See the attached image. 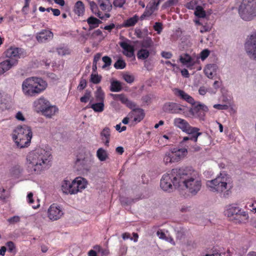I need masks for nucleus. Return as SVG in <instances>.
I'll return each mask as SVG.
<instances>
[{
	"label": "nucleus",
	"instance_id": "obj_1",
	"mask_svg": "<svg viewBox=\"0 0 256 256\" xmlns=\"http://www.w3.org/2000/svg\"><path fill=\"white\" fill-rule=\"evenodd\" d=\"M50 154L45 150L38 148L32 150L26 156V164L28 172L40 174L48 168Z\"/></svg>",
	"mask_w": 256,
	"mask_h": 256
},
{
	"label": "nucleus",
	"instance_id": "obj_2",
	"mask_svg": "<svg viewBox=\"0 0 256 256\" xmlns=\"http://www.w3.org/2000/svg\"><path fill=\"white\" fill-rule=\"evenodd\" d=\"M180 187L184 186L192 195L196 194L202 184L200 173L190 166L180 168Z\"/></svg>",
	"mask_w": 256,
	"mask_h": 256
},
{
	"label": "nucleus",
	"instance_id": "obj_3",
	"mask_svg": "<svg viewBox=\"0 0 256 256\" xmlns=\"http://www.w3.org/2000/svg\"><path fill=\"white\" fill-rule=\"evenodd\" d=\"M230 181L227 174L220 173L215 178L207 180L206 186L210 192L220 194L222 196L226 198L230 194V191L228 189Z\"/></svg>",
	"mask_w": 256,
	"mask_h": 256
},
{
	"label": "nucleus",
	"instance_id": "obj_4",
	"mask_svg": "<svg viewBox=\"0 0 256 256\" xmlns=\"http://www.w3.org/2000/svg\"><path fill=\"white\" fill-rule=\"evenodd\" d=\"M47 86L46 82L42 78L38 77H30L24 80L22 89L25 96H36L43 92Z\"/></svg>",
	"mask_w": 256,
	"mask_h": 256
},
{
	"label": "nucleus",
	"instance_id": "obj_5",
	"mask_svg": "<svg viewBox=\"0 0 256 256\" xmlns=\"http://www.w3.org/2000/svg\"><path fill=\"white\" fill-rule=\"evenodd\" d=\"M32 132L30 128L26 125L18 126L13 131L12 138L18 147H28L31 142Z\"/></svg>",
	"mask_w": 256,
	"mask_h": 256
},
{
	"label": "nucleus",
	"instance_id": "obj_6",
	"mask_svg": "<svg viewBox=\"0 0 256 256\" xmlns=\"http://www.w3.org/2000/svg\"><path fill=\"white\" fill-rule=\"evenodd\" d=\"M180 168L172 169L164 174L160 180V186L166 192H171L180 187Z\"/></svg>",
	"mask_w": 256,
	"mask_h": 256
},
{
	"label": "nucleus",
	"instance_id": "obj_7",
	"mask_svg": "<svg viewBox=\"0 0 256 256\" xmlns=\"http://www.w3.org/2000/svg\"><path fill=\"white\" fill-rule=\"evenodd\" d=\"M238 14L244 20L250 21L256 16V0H242Z\"/></svg>",
	"mask_w": 256,
	"mask_h": 256
},
{
	"label": "nucleus",
	"instance_id": "obj_8",
	"mask_svg": "<svg viewBox=\"0 0 256 256\" xmlns=\"http://www.w3.org/2000/svg\"><path fill=\"white\" fill-rule=\"evenodd\" d=\"M224 214L232 220H238V222L248 220L249 218L247 212L244 211L234 204L228 206Z\"/></svg>",
	"mask_w": 256,
	"mask_h": 256
},
{
	"label": "nucleus",
	"instance_id": "obj_9",
	"mask_svg": "<svg viewBox=\"0 0 256 256\" xmlns=\"http://www.w3.org/2000/svg\"><path fill=\"white\" fill-rule=\"evenodd\" d=\"M173 124L174 126L186 134H193L196 130H200V128L192 126L186 120L181 118H175Z\"/></svg>",
	"mask_w": 256,
	"mask_h": 256
},
{
	"label": "nucleus",
	"instance_id": "obj_10",
	"mask_svg": "<svg viewBox=\"0 0 256 256\" xmlns=\"http://www.w3.org/2000/svg\"><path fill=\"white\" fill-rule=\"evenodd\" d=\"M245 48L248 56L256 60V32L250 36L249 40L245 44Z\"/></svg>",
	"mask_w": 256,
	"mask_h": 256
},
{
	"label": "nucleus",
	"instance_id": "obj_11",
	"mask_svg": "<svg viewBox=\"0 0 256 256\" xmlns=\"http://www.w3.org/2000/svg\"><path fill=\"white\" fill-rule=\"evenodd\" d=\"M164 110L165 112L171 114H182L187 116L185 111V106L175 102H167L164 106Z\"/></svg>",
	"mask_w": 256,
	"mask_h": 256
},
{
	"label": "nucleus",
	"instance_id": "obj_12",
	"mask_svg": "<svg viewBox=\"0 0 256 256\" xmlns=\"http://www.w3.org/2000/svg\"><path fill=\"white\" fill-rule=\"evenodd\" d=\"M63 214L62 208L54 204H52L48 210V217L52 221L60 219Z\"/></svg>",
	"mask_w": 256,
	"mask_h": 256
},
{
	"label": "nucleus",
	"instance_id": "obj_13",
	"mask_svg": "<svg viewBox=\"0 0 256 256\" xmlns=\"http://www.w3.org/2000/svg\"><path fill=\"white\" fill-rule=\"evenodd\" d=\"M72 194H74L78 192H82L86 188L87 182L85 178L82 177H78L72 181Z\"/></svg>",
	"mask_w": 256,
	"mask_h": 256
},
{
	"label": "nucleus",
	"instance_id": "obj_14",
	"mask_svg": "<svg viewBox=\"0 0 256 256\" xmlns=\"http://www.w3.org/2000/svg\"><path fill=\"white\" fill-rule=\"evenodd\" d=\"M6 58L8 59L20 58L24 56V50L22 48L15 47H10L8 48L4 52Z\"/></svg>",
	"mask_w": 256,
	"mask_h": 256
},
{
	"label": "nucleus",
	"instance_id": "obj_15",
	"mask_svg": "<svg viewBox=\"0 0 256 256\" xmlns=\"http://www.w3.org/2000/svg\"><path fill=\"white\" fill-rule=\"evenodd\" d=\"M132 109V110L128 113L129 116L131 118L132 122L136 124L144 119L145 113L143 109L136 108V106Z\"/></svg>",
	"mask_w": 256,
	"mask_h": 256
},
{
	"label": "nucleus",
	"instance_id": "obj_16",
	"mask_svg": "<svg viewBox=\"0 0 256 256\" xmlns=\"http://www.w3.org/2000/svg\"><path fill=\"white\" fill-rule=\"evenodd\" d=\"M174 95L178 98L194 105L195 104L194 100L190 95L184 90L178 88H174L172 90Z\"/></svg>",
	"mask_w": 256,
	"mask_h": 256
},
{
	"label": "nucleus",
	"instance_id": "obj_17",
	"mask_svg": "<svg viewBox=\"0 0 256 256\" xmlns=\"http://www.w3.org/2000/svg\"><path fill=\"white\" fill-rule=\"evenodd\" d=\"M158 2L156 3L154 0L149 2L146 6V10L143 14L140 16V20H142L146 17L150 16L154 12L158 9Z\"/></svg>",
	"mask_w": 256,
	"mask_h": 256
},
{
	"label": "nucleus",
	"instance_id": "obj_18",
	"mask_svg": "<svg viewBox=\"0 0 256 256\" xmlns=\"http://www.w3.org/2000/svg\"><path fill=\"white\" fill-rule=\"evenodd\" d=\"M110 96L114 100H119L121 102L130 108H133L136 106V104L128 99L124 94H110Z\"/></svg>",
	"mask_w": 256,
	"mask_h": 256
},
{
	"label": "nucleus",
	"instance_id": "obj_19",
	"mask_svg": "<svg viewBox=\"0 0 256 256\" xmlns=\"http://www.w3.org/2000/svg\"><path fill=\"white\" fill-rule=\"evenodd\" d=\"M49 104L50 102L47 99L41 96L34 100L33 105L37 112H42Z\"/></svg>",
	"mask_w": 256,
	"mask_h": 256
},
{
	"label": "nucleus",
	"instance_id": "obj_20",
	"mask_svg": "<svg viewBox=\"0 0 256 256\" xmlns=\"http://www.w3.org/2000/svg\"><path fill=\"white\" fill-rule=\"evenodd\" d=\"M18 60L15 59H7L0 63V74L10 70L12 66L16 65Z\"/></svg>",
	"mask_w": 256,
	"mask_h": 256
},
{
	"label": "nucleus",
	"instance_id": "obj_21",
	"mask_svg": "<svg viewBox=\"0 0 256 256\" xmlns=\"http://www.w3.org/2000/svg\"><path fill=\"white\" fill-rule=\"evenodd\" d=\"M53 38V33L48 30H43L38 32L36 36V38L39 42H46L50 40Z\"/></svg>",
	"mask_w": 256,
	"mask_h": 256
},
{
	"label": "nucleus",
	"instance_id": "obj_22",
	"mask_svg": "<svg viewBox=\"0 0 256 256\" xmlns=\"http://www.w3.org/2000/svg\"><path fill=\"white\" fill-rule=\"evenodd\" d=\"M218 69V66L216 64H208L205 66L204 72L208 78L213 79L216 74Z\"/></svg>",
	"mask_w": 256,
	"mask_h": 256
},
{
	"label": "nucleus",
	"instance_id": "obj_23",
	"mask_svg": "<svg viewBox=\"0 0 256 256\" xmlns=\"http://www.w3.org/2000/svg\"><path fill=\"white\" fill-rule=\"evenodd\" d=\"M119 44L123 49L122 53L124 55L128 58L134 56V48L132 45L126 42H120Z\"/></svg>",
	"mask_w": 256,
	"mask_h": 256
},
{
	"label": "nucleus",
	"instance_id": "obj_24",
	"mask_svg": "<svg viewBox=\"0 0 256 256\" xmlns=\"http://www.w3.org/2000/svg\"><path fill=\"white\" fill-rule=\"evenodd\" d=\"M91 162L90 159L88 157L78 158L76 161V164L78 166H80L82 170L88 172L91 168Z\"/></svg>",
	"mask_w": 256,
	"mask_h": 256
},
{
	"label": "nucleus",
	"instance_id": "obj_25",
	"mask_svg": "<svg viewBox=\"0 0 256 256\" xmlns=\"http://www.w3.org/2000/svg\"><path fill=\"white\" fill-rule=\"evenodd\" d=\"M110 136V130L107 126L104 127L100 132V138L107 146H109Z\"/></svg>",
	"mask_w": 256,
	"mask_h": 256
},
{
	"label": "nucleus",
	"instance_id": "obj_26",
	"mask_svg": "<svg viewBox=\"0 0 256 256\" xmlns=\"http://www.w3.org/2000/svg\"><path fill=\"white\" fill-rule=\"evenodd\" d=\"M58 111V108L52 105L50 103L48 106L42 110L41 112L42 114L48 118H50L54 116Z\"/></svg>",
	"mask_w": 256,
	"mask_h": 256
},
{
	"label": "nucleus",
	"instance_id": "obj_27",
	"mask_svg": "<svg viewBox=\"0 0 256 256\" xmlns=\"http://www.w3.org/2000/svg\"><path fill=\"white\" fill-rule=\"evenodd\" d=\"M172 150L174 153L176 162L184 158L188 154L187 149L186 148H172Z\"/></svg>",
	"mask_w": 256,
	"mask_h": 256
},
{
	"label": "nucleus",
	"instance_id": "obj_28",
	"mask_svg": "<svg viewBox=\"0 0 256 256\" xmlns=\"http://www.w3.org/2000/svg\"><path fill=\"white\" fill-rule=\"evenodd\" d=\"M163 162L166 166L176 162L172 148L166 152L163 156Z\"/></svg>",
	"mask_w": 256,
	"mask_h": 256
},
{
	"label": "nucleus",
	"instance_id": "obj_29",
	"mask_svg": "<svg viewBox=\"0 0 256 256\" xmlns=\"http://www.w3.org/2000/svg\"><path fill=\"white\" fill-rule=\"evenodd\" d=\"M72 182L67 180H64L61 182L60 188L63 193L66 194H72Z\"/></svg>",
	"mask_w": 256,
	"mask_h": 256
},
{
	"label": "nucleus",
	"instance_id": "obj_30",
	"mask_svg": "<svg viewBox=\"0 0 256 256\" xmlns=\"http://www.w3.org/2000/svg\"><path fill=\"white\" fill-rule=\"evenodd\" d=\"M98 3L102 10L108 12L112 10V4L110 0H98Z\"/></svg>",
	"mask_w": 256,
	"mask_h": 256
},
{
	"label": "nucleus",
	"instance_id": "obj_31",
	"mask_svg": "<svg viewBox=\"0 0 256 256\" xmlns=\"http://www.w3.org/2000/svg\"><path fill=\"white\" fill-rule=\"evenodd\" d=\"M139 18L138 16L135 14L134 16L124 20L122 26L124 28H128L134 26L138 22Z\"/></svg>",
	"mask_w": 256,
	"mask_h": 256
},
{
	"label": "nucleus",
	"instance_id": "obj_32",
	"mask_svg": "<svg viewBox=\"0 0 256 256\" xmlns=\"http://www.w3.org/2000/svg\"><path fill=\"white\" fill-rule=\"evenodd\" d=\"M200 110L203 112H207L208 108L204 104L199 103L194 107L190 108L189 112L192 116H194Z\"/></svg>",
	"mask_w": 256,
	"mask_h": 256
},
{
	"label": "nucleus",
	"instance_id": "obj_33",
	"mask_svg": "<svg viewBox=\"0 0 256 256\" xmlns=\"http://www.w3.org/2000/svg\"><path fill=\"white\" fill-rule=\"evenodd\" d=\"M180 60L182 64L186 66L187 67L192 66L194 64L192 58L188 54H185L184 56H180Z\"/></svg>",
	"mask_w": 256,
	"mask_h": 256
},
{
	"label": "nucleus",
	"instance_id": "obj_34",
	"mask_svg": "<svg viewBox=\"0 0 256 256\" xmlns=\"http://www.w3.org/2000/svg\"><path fill=\"white\" fill-rule=\"evenodd\" d=\"M74 10L78 16L82 15L84 12V6L83 2L81 1H78L74 5Z\"/></svg>",
	"mask_w": 256,
	"mask_h": 256
},
{
	"label": "nucleus",
	"instance_id": "obj_35",
	"mask_svg": "<svg viewBox=\"0 0 256 256\" xmlns=\"http://www.w3.org/2000/svg\"><path fill=\"white\" fill-rule=\"evenodd\" d=\"M96 156L100 161L103 162L108 158V154L106 150L100 148L97 150Z\"/></svg>",
	"mask_w": 256,
	"mask_h": 256
},
{
	"label": "nucleus",
	"instance_id": "obj_36",
	"mask_svg": "<svg viewBox=\"0 0 256 256\" xmlns=\"http://www.w3.org/2000/svg\"><path fill=\"white\" fill-rule=\"evenodd\" d=\"M87 22L90 25V30L98 27V24L102 22L100 20L93 16L89 18L87 20Z\"/></svg>",
	"mask_w": 256,
	"mask_h": 256
},
{
	"label": "nucleus",
	"instance_id": "obj_37",
	"mask_svg": "<svg viewBox=\"0 0 256 256\" xmlns=\"http://www.w3.org/2000/svg\"><path fill=\"white\" fill-rule=\"evenodd\" d=\"M200 130H196L193 134H188L189 135H190V136H184L183 138L182 142H186L188 140H190L193 141L194 142H196L198 141V138L199 136L202 135V132H199Z\"/></svg>",
	"mask_w": 256,
	"mask_h": 256
},
{
	"label": "nucleus",
	"instance_id": "obj_38",
	"mask_svg": "<svg viewBox=\"0 0 256 256\" xmlns=\"http://www.w3.org/2000/svg\"><path fill=\"white\" fill-rule=\"evenodd\" d=\"M150 56V51L146 48H142L137 53V56L138 59L146 60Z\"/></svg>",
	"mask_w": 256,
	"mask_h": 256
},
{
	"label": "nucleus",
	"instance_id": "obj_39",
	"mask_svg": "<svg viewBox=\"0 0 256 256\" xmlns=\"http://www.w3.org/2000/svg\"><path fill=\"white\" fill-rule=\"evenodd\" d=\"M122 90L121 83L118 81L114 80L111 82L110 90L114 92H118Z\"/></svg>",
	"mask_w": 256,
	"mask_h": 256
},
{
	"label": "nucleus",
	"instance_id": "obj_40",
	"mask_svg": "<svg viewBox=\"0 0 256 256\" xmlns=\"http://www.w3.org/2000/svg\"><path fill=\"white\" fill-rule=\"evenodd\" d=\"M154 45V42L152 38L150 37L145 38L141 42L142 48H152Z\"/></svg>",
	"mask_w": 256,
	"mask_h": 256
},
{
	"label": "nucleus",
	"instance_id": "obj_41",
	"mask_svg": "<svg viewBox=\"0 0 256 256\" xmlns=\"http://www.w3.org/2000/svg\"><path fill=\"white\" fill-rule=\"evenodd\" d=\"M90 108H92L95 112H100L104 110V104L103 102H98L97 103L92 104Z\"/></svg>",
	"mask_w": 256,
	"mask_h": 256
},
{
	"label": "nucleus",
	"instance_id": "obj_42",
	"mask_svg": "<svg viewBox=\"0 0 256 256\" xmlns=\"http://www.w3.org/2000/svg\"><path fill=\"white\" fill-rule=\"evenodd\" d=\"M95 97L98 102H103L104 98V94L100 88L97 89L95 92Z\"/></svg>",
	"mask_w": 256,
	"mask_h": 256
},
{
	"label": "nucleus",
	"instance_id": "obj_43",
	"mask_svg": "<svg viewBox=\"0 0 256 256\" xmlns=\"http://www.w3.org/2000/svg\"><path fill=\"white\" fill-rule=\"evenodd\" d=\"M194 14L198 18H204L206 16V12L202 7L200 6H197L194 11Z\"/></svg>",
	"mask_w": 256,
	"mask_h": 256
},
{
	"label": "nucleus",
	"instance_id": "obj_44",
	"mask_svg": "<svg viewBox=\"0 0 256 256\" xmlns=\"http://www.w3.org/2000/svg\"><path fill=\"white\" fill-rule=\"evenodd\" d=\"M56 51L60 56H65L70 54V50L66 47L58 48H56Z\"/></svg>",
	"mask_w": 256,
	"mask_h": 256
},
{
	"label": "nucleus",
	"instance_id": "obj_45",
	"mask_svg": "<svg viewBox=\"0 0 256 256\" xmlns=\"http://www.w3.org/2000/svg\"><path fill=\"white\" fill-rule=\"evenodd\" d=\"M126 66V64L124 60L119 59L114 64V67L116 69H123Z\"/></svg>",
	"mask_w": 256,
	"mask_h": 256
},
{
	"label": "nucleus",
	"instance_id": "obj_46",
	"mask_svg": "<svg viewBox=\"0 0 256 256\" xmlns=\"http://www.w3.org/2000/svg\"><path fill=\"white\" fill-rule=\"evenodd\" d=\"M102 62L104 63V64L102 66V68H106L109 66H110L112 64V60L108 56H104L102 58Z\"/></svg>",
	"mask_w": 256,
	"mask_h": 256
},
{
	"label": "nucleus",
	"instance_id": "obj_47",
	"mask_svg": "<svg viewBox=\"0 0 256 256\" xmlns=\"http://www.w3.org/2000/svg\"><path fill=\"white\" fill-rule=\"evenodd\" d=\"M102 77L98 74H92L90 76V82L94 84H98L100 82Z\"/></svg>",
	"mask_w": 256,
	"mask_h": 256
},
{
	"label": "nucleus",
	"instance_id": "obj_48",
	"mask_svg": "<svg viewBox=\"0 0 256 256\" xmlns=\"http://www.w3.org/2000/svg\"><path fill=\"white\" fill-rule=\"evenodd\" d=\"M94 248L96 250H98V252L100 253L102 256H108L110 253L108 250L102 248L99 246L98 245L95 246Z\"/></svg>",
	"mask_w": 256,
	"mask_h": 256
},
{
	"label": "nucleus",
	"instance_id": "obj_49",
	"mask_svg": "<svg viewBox=\"0 0 256 256\" xmlns=\"http://www.w3.org/2000/svg\"><path fill=\"white\" fill-rule=\"evenodd\" d=\"M8 222L10 224H14L20 221V217L18 216H14L10 218L7 220Z\"/></svg>",
	"mask_w": 256,
	"mask_h": 256
},
{
	"label": "nucleus",
	"instance_id": "obj_50",
	"mask_svg": "<svg viewBox=\"0 0 256 256\" xmlns=\"http://www.w3.org/2000/svg\"><path fill=\"white\" fill-rule=\"evenodd\" d=\"M210 51L208 49L202 50L200 53V58L202 60H205L210 55Z\"/></svg>",
	"mask_w": 256,
	"mask_h": 256
},
{
	"label": "nucleus",
	"instance_id": "obj_51",
	"mask_svg": "<svg viewBox=\"0 0 256 256\" xmlns=\"http://www.w3.org/2000/svg\"><path fill=\"white\" fill-rule=\"evenodd\" d=\"M89 4L92 12L97 16L98 12L99 11L98 10L96 4L94 1H92L90 2Z\"/></svg>",
	"mask_w": 256,
	"mask_h": 256
},
{
	"label": "nucleus",
	"instance_id": "obj_52",
	"mask_svg": "<svg viewBox=\"0 0 256 256\" xmlns=\"http://www.w3.org/2000/svg\"><path fill=\"white\" fill-rule=\"evenodd\" d=\"M256 200H255L254 202H247L246 204V207L250 209L252 212H256Z\"/></svg>",
	"mask_w": 256,
	"mask_h": 256
},
{
	"label": "nucleus",
	"instance_id": "obj_53",
	"mask_svg": "<svg viewBox=\"0 0 256 256\" xmlns=\"http://www.w3.org/2000/svg\"><path fill=\"white\" fill-rule=\"evenodd\" d=\"M91 97L90 92L86 91L84 95L81 97L80 100L82 102H87Z\"/></svg>",
	"mask_w": 256,
	"mask_h": 256
},
{
	"label": "nucleus",
	"instance_id": "obj_54",
	"mask_svg": "<svg viewBox=\"0 0 256 256\" xmlns=\"http://www.w3.org/2000/svg\"><path fill=\"white\" fill-rule=\"evenodd\" d=\"M126 2V0H114L113 4L115 7L122 8Z\"/></svg>",
	"mask_w": 256,
	"mask_h": 256
},
{
	"label": "nucleus",
	"instance_id": "obj_55",
	"mask_svg": "<svg viewBox=\"0 0 256 256\" xmlns=\"http://www.w3.org/2000/svg\"><path fill=\"white\" fill-rule=\"evenodd\" d=\"M6 245L8 248V250L10 252H12L14 251V250H15L16 247H15L14 244L12 241H9L8 242H7L6 243Z\"/></svg>",
	"mask_w": 256,
	"mask_h": 256
},
{
	"label": "nucleus",
	"instance_id": "obj_56",
	"mask_svg": "<svg viewBox=\"0 0 256 256\" xmlns=\"http://www.w3.org/2000/svg\"><path fill=\"white\" fill-rule=\"evenodd\" d=\"M123 78L128 83H132L134 81V77L133 76L128 74H124L123 76Z\"/></svg>",
	"mask_w": 256,
	"mask_h": 256
},
{
	"label": "nucleus",
	"instance_id": "obj_57",
	"mask_svg": "<svg viewBox=\"0 0 256 256\" xmlns=\"http://www.w3.org/2000/svg\"><path fill=\"white\" fill-rule=\"evenodd\" d=\"M156 235L160 240H164L166 237V234L163 230L158 229L156 231Z\"/></svg>",
	"mask_w": 256,
	"mask_h": 256
},
{
	"label": "nucleus",
	"instance_id": "obj_58",
	"mask_svg": "<svg viewBox=\"0 0 256 256\" xmlns=\"http://www.w3.org/2000/svg\"><path fill=\"white\" fill-rule=\"evenodd\" d=\"M86 86V80L82 78L80 84L78 86V89L80 90H84Z\"/></svg>",
	"mask_w": 256,
	"mask_h": 256
},
{
	"label": "nucleus",
	"instance_id": "obj_59",
	"mask_svg": "<svg viewBox=\"0 0 256 256\" xmlns=\"http://www.w3.org/2000/svg\"><path fill=\"white\" fill-rule=\"evenodd\" d=\"M214 108L219 110H224L228 109V106L226 104H216Z\"/></svg>",
	"mask_w": 256,
	"mask_h": 256
},
{
	"label": "nucleus",
	"instance_id": "obj_60",
	"mask_svg": "<svg viewBox=\"0 0 256 256\" xmlns=\"http://www.w3.org/2000/svg\"><path fill=\"white\" fill-rule=\"evenodd\" d=\"M154 28L158 34H160L162 30V24L160 22H156L154 24Z\"/></svg>",
	"mask_w": 256,
	"mask_h": 256
},
{
	"label": "nucleus",
	"instance_id": "obj_61",
	"mask_svg": "<svg viewBox=\"0 0 256 256\" xmlns=\"http://www.w3.org/2000/svg\"><path fill=\"white\" fill-rule=\"evenodd\" d=\"M196 2L191 1L189 2H188L186 4V7L189 10H194V8L196 9Z\"/></svg>",
	"mask_w": 256,
	"mask_h": 256
},
{
	"label": "nucleus",
	"instance_id": "obj_62",
	"mask_svg": "<svg viewBox=\"0 0 256 256\" xmlns=\"http://www.w3.org/2000/svg\"><path fill=\"white\" fill-rule=\"evenodd\" d=\"M115 128H116V130H118L120 132L125 131L126 129V126H123L121 127L120 124H116L115 126Z\"/></svg>",
	"mask_w": 256,
	"mask_h": 256
},
{
	"label": "nucleus",
	"instance_id": "obj_63",
	"mask_svg": "<svg viewBox=\"0 0 256 256\" xmlns=\"http://www.w3.org/2000/svg\"><path fill=\"white\" fill-rule=\"evenodd\" d=\"M97 16L102 20L108 18L110 17V14L108 13H106L104 15H102L100 12H98Z\"/></svg>",
	"mask_w": 256,
	"mask_h": 256
},
{
	"label": "nucleus",
	"instance_id": "obj_64",
	"mask_svg": "<svg viewBox=\"0 0 256 256\" xmlns=\"http://www.w3.org/2000/svg\"><path fill=\"white\" fill-rule=\"evenodd\" d=\"M27 200L29 204H32L34 203V199H33V194L32 192H30L28 194L27 196Z\"/></svg>",
	"mask_w": 256,
	"mask_h": 256
}]
</instances>
